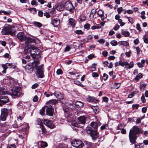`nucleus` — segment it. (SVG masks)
Returning a JSON list of instances; mask_svg holds the SVG:
<instances>
[{
	"mask_svg": "<svg viewBox=\"0 0 148 148\" xmlns=\"http://www.w3.org/2000/svg\"><path fill=\"white\" fill-rule=\"evenodd\" d=\"M98 126V122H92L86 128V133L89 134L93 140H95L99 136L97 131Z\"/></svg>",
	"mask_w": 148,
	"mask_h": 148,
	"instance_id": "nucleus-1",
	"label": "nucleus"
},
{
	"mask_svg": "<svg viewBox=\"0 0 148 148\" xmlns=\"http://www.w3.org/2000/svg\"><path fill=\"white\" fill-rule=\"evenodd\" d=\"M143 132L142 129L139 128L137 126H133L130 130L129 135L130 143L132 144L136 143L138 138L137 135L139 134H142Z\"/></svg>",
	"mask_w": 148,
	"mask_h": 148,
	"instance_id": "nucleus-2",
	"label": "nucleus"
},
{
	"mask_svg": "<svg viewBox=\"0 0 148 148\" xmlns=\"http://www.w3.org/2000/svg\"><path fill=\"white\" fill-rule=\"evenodd\" d=\"M39 64L40 62L38 60H34V62L27 64L25 66H23L25 68V71L28 73H31L32 72L33 69L36 68V65H38Z\"/></svg>",
	"mask_w": 148,
	"mask_h": 148,
	"instance_id": "nucleus-3",
	"label": "nucleus"
},
{
	"mask_svg": "<svg viewBox=\"0 0 148 148\" xmlns=\"http://www.w3.org/2000/svg\"><path fill=\"white\" fill-rule=\"evenodd\" d=\"M43 66V64H41L39 66H38V65H37L35 69H36L35 73L38 78H42L45 76L44 74V70Z\"/></svg>",
	"mask_w": 148,
	"mask_h": 148,
	"instance_id": "nucleus-4",
	"label": "nucleus"
},
{
	"mask_svg": "<svg viewBox=\"0 0 148 148\" xmlns=\"http://www.w3.org/2000/svg\"><path fill=\"white\" fill-rule=\"evenodd\" d=\"M28 50L30 51L31 56L34 59V60H38L39 62V60L38 59L41 57L40 54L41 51L37 48L32 49L31 50L28 49Z\"/></svg>",
	"mask_w": 148,
	"mask_h": 148,
	"instance_id": "nucleus-5",
	"label": "nucleus"
},
{
	"mask_svg": "<svg viewBox=\"0 0 148 148\" xmlns=\"http://www.w3.org/2000/svg\"><path fill=\"white\" fill-rule=\"evenodd\" d=\"M72 145L76 148H81L84 146L82 141L79 139H75L71 142Z\"/></svg>",
	"mask_w": 148,
	"mask_h": 148,
	"instance_id": "nucleus-6",
	"label": "nucleus"
},
{
	"mask_svg": "<svg viewBox=\"0 0 148 148\" xmlns=\"http://www.w3.org/2000/svg\"><path fill=\"white\" fill-rule=\"evenodd\" d=\"M12 95L13 96L19 97L22 95V90L20 87L15 86L12 89Z\"/></svg>",
	"mask_w": 148,
	"mask_h": 148,
	"instance_id": "nucleus-7",
	"label": "nucleus"
},
{
	"mask_svg": "<svg viewBox=\"0 0 148 148\" xmlns=\"http://www.w3.org/2000/svg\"><path fill=\"white\" fill-rule=\"evenodd\" d=\"M64 8L66 10L69 11L71 13L74 12V8L72 3L69 1H67L64 3Z\"/></svg>",
	"mask_w": 148,
	"mask_h": 148,
	"instance_id": "nucleus-8",
	"label": "nucleus"
},
{
	"mask_svg": "<svg viewBox=\"0 0 148 148\" xmlns=\"http://www.w3.org/2000/svg\"><path fill=\"white\" fill-rule=\"evenodd\" d=\"M2 33L4 35L10 34L12 36L15 35L14 32L10 27H5L2 30Z\"/></svg>",
	"mask_w": 148,
	"mask_h": 148,
	"instance_id": "nucleus-9",
	"label": "nucleus"
},
{
	"mask_svg": "<svg viewBox=\"0 0 148 148\" xmlns=\"http://www.w3.org/2000/svg\"><path fill=\"white\" fill-rule=\"evenodd\" d=\"M8 110L7 109L3 108L2 109L0 116V119L2 121H5L8 116Z\"/></svg>",
	"mask_w": 148,
	"mask_h": 148,
	"instance_id": "nucleus-10",
	"label": "nucleus"
},
{
	"mask_svg": "<svg viewBox=\"0 0 148 148\" xmlns=\"http://www.w3.org/2000/svg\"><path fill=\"white\" fill-rule=\"evenodd\" d=\"M9 102V98L7 96L3 95L0 96V106H2Z\"/></svg>",
	"mask_w": 148,
	"mask_h": 148,
	"instance_id": "nucleus-11",
	"label": "nucleus"
},
{
	"mask_svg": "<svg viewBox=\"0 0 148 148\" xmlns=\"http://www.w3.org/2000/svg\"><path fill=\"white\" fill-rule=\"evenodd\" d=\"M45 108H47L46 109V114L50 116H53V113L54 112V109L51 105L46 106Z\"/></svg>",
	"mask_w": 148,
	"mask_h": 148,
	"instance_id": "nucleus-12",
	"label": "nucleus"
},
{
	"mask_svg": "<svg viewBox=\"0 0 148 148\" xmlns=\"http://www.w3.org/2000/svg\"><path fill=\"white\" fill-rule=\"evenodd\" d=\"M29 128V126L28 123H22L21 125L20 129L25 132V134H26L28 132Z\"/></svg>",
	"mask_w": 148,
	"mask_h": 148,
	"instance_id": "nucleus-13",
	"label": "nucleus"
},
{
	"mask_svg": "<svg viewBox=\"0 0 148 148\" xmlns=\"http://www.w3.org/2000/svg\"><path fill=\"white\" fill-rule=\"evenodd\" d=\"M17 36L19 40L21 41H24L26 38V36L25 35L24 33L22 32H20L18 33Z\"/></svg>",
	"mask_w": 148,
	"mask_h": 148,
	"instance_id": "nucleus-14",
	"label": "nucleus"
},
{
	"mask_svg": "<svg viewBox=\"0 0 148 148\" xmlns=\"http://www.w3.org/2000/svg\"><path fill=\"white\" fill-rule=\"evenodd\" d=\"M45 124L49 128L52 129L55 128V126L52 121L47 120L44 121Z\"/></svg>",
	"mask_w": 148,
	"mask_h": 148,
	"instance_id": "nucleus-15",
	"label": "nucleus"
},
{
	"mask_svg": "<svg viewBox=\"0 0 148 148\" xmlns=\"http://www.w3.org/2000/svg\"><path fill=\"white\" fill-rule=\"evenodd\" d=\"M21 122V121H20L18 119H17L16 121H15L14 123L12 124V126L13 128H20L22 123Z\"/></svg>",
	"mask_w": 148,
	"mask_h": 148,
	"instance_id": "nucleus-16",
	"label": "nucleus"
},
{
	"mask_svg": "<svg viewBox=\"0 0 148 148\" xmlns=\"http://www.w3.org/2000/svg\"><path fill=\"white\" fill-rule=\"evenodd\" d=\"M51 23L54 27H57L60 24V20L57 18L52 19Z\"/></svg>",
	"mask_w": 148,
	"mask_h": 148,
	"instance_id": "nucleus-17",
	"label": "nucleus"
},
{
	"mask_svg": "<svg viewBox=\"0 0 148 148\" xmlns=\"http://www.w3.org/2000/svg\"><path fill=\"white\" fill-rule=\"evenodd\" d=\"M25 44H28L30 43H35V40L34 39L31 38L26 36V38L25 39Z\"/></svg>",
	"mask_w": 148,
	"mask_h": 148,
	"instance_id": "nucleus-18",
	"label": "nucleus"
},
{
	"mask_svg": "<svg viewBox=\"0 0 148 148\" xmlns=\"http://www.w3.org/2000/svg\"><path fill=\"white\" fill-rule=\"evenodd\" d=\"M86 117L84 116H80L78 118V123L84 124L86 122Z\"/></svg>",
	"mask_w": 148,
	"mask_h": 148,
	"instance_id": "nucleus-19",
	"label": "nucleus"
},
{
	"mask_svg": "<svg viewBox=\"0 0 148 148\" xmlns=\"http://www.w3.org/2000/svg\"><path fill=\"white\" fill-rule=\"evenodd\" d=\"M64 5L62 3H60L56 7V8L57 10L59 11L63 10H64Z\"/></svg>",
	"mask_w": 148,
	"mask_h": 148,
	"instance_id": "nucleus-20",
	"label": "nucleus"
},
{
	"mask_svg": "<svg viewBox=\"0 0 148 148\" xmlns=\"http://www.w3.org/2000/svg\"><path fill=\"white\" fill-rule=\"evenodd\" d=\"M86 100L89 102H95L97 101L95 98L93 97H91L88 96V97L86 98Z\"/></svg>",
	"mask_w": 148,
	"mask_h": 148,
	"instance_id": "nucleus-21",
	"label": "nucleus"
},
{
	"mask_svg": "<svg viewBox=\"0 0 148 148\" xmlns=\"http://www.w3.org/2000/svg\"><path fill=\"white\" fill-rule=\"evenodd\" d=\"M143 76V75L141 73H140L134 78L133 79L137 82L139 81V79L142 78Z\"/></svg>",
	"mask_w": 148,
	"mask_h": 148,
	"instance_id": "nucleus-22",
	"label": "nucleus"
},
{
	"mask_svg": "<svg viewBox=\"0 0 148 148\" xmlns=\"http://www.w3.org/2000/svg\"><path fill=\"white\" fill-rule=\"evenodd\" d=\"M75 106L78 108H81L83 107L84 103L80 101H77L75 103Z\"/></svg>",
	"mask_w": 148,
	"mask_h": 148,
	"instance_id": "nucleus-23",
	"label": "nucleus"
},
{
	"mask_svg": "<svg viewBox=\"0 0 148 148\" xmlns=\"http://www.w3.org/2000/svg\"><path fill=\"white\" fill-rule=\"evenodd\" d=\"M7 94L6 89L3 87H0V95H5Z\"/></svg>",
	"mask_w": 148,
	"mask_h": 148,
	"instance_id": "nucleus-24",
	"label": "nucleus"
},
{
	"mask_svg": "<svg viewBox=\"0 0 148 148\" xmlns=\"http://www.w3.org/2000/svg\"><path fill=\"white\" fill-rule=\"evenodd\" d=\"M54 95L58 99H60L63 98L62 94L59 92L55 91L54 93Z\"/></svg>",
	"mask_w": 148,
	"mask_h": 148,
	"instance_id": "nucleus-25",
	"label": "nucleus"
},
{
	"mask_svg": "<svg viewBox=\"0 0 148 148\" xmlns=\"http://www.w3.org/2000/svg\"><path fill=\"white\" fill-rule=\"evenodd\" d=\"M120 45H123L126 47L128 46L129 43L127 41H121L118 42Z\"/></svg>",
	"mask_w": 148,
	"mask_h": 148,
	"instance_id": "nucleus-26",
	"label": "nucleus"
},
{
	"mask_svg": "<svg viewBox=\"0 0 148 148\" xmlns=\"http://www.w3.org/2000/svg\"><path fill=\"white\" fill-rule=\"evenodd\" d=\"M69 23L73 27H74L75 25V21L73 18H70L69 19Z\"/></svg>",
	"mask_w": 148,
	"mask_h": 148,
	"instance_id": "nucleus-27",
	"label": "nucleus"
},
{
	"mask_svg": "<svg viewBox=\"0 0 148 148\" xmlns=\"http://www.w3.org/2000/svg\"><path fill=\"white\" fill-rule=\"evenodd\" d=\"M121 34L125 37H128L130 35V33L128 31H125L123 29L121 30Z\"/></svg>",
	"mask_w": 148,
	"mask_h": 148,
	"instance_id": "nucleus-28",
	"label": "nucleus"
},
{
	"mask_svg": "<svg viewBox=\"0 0 148 148\" xmlns=\"http://www.w3.org/2000/svg\"><path fill=\"white\" fill-rule=\"evenodd\" d=\"M58 101L56 99H53L49 100L47 102V104H54L55 105L58 103Z\"/></svg>",
	"mask_w": 148,
	"mask_h": 148,
	"instance_id": "nucleus-29",
	"label": "nucleus"
},
{
	"mask_svg": "<svg viewBox=\"0 0 148 148\" xmlns=\"http://www.w3.org/2000/svg\"><path fill=\"white\" fill-rule=\"evenodd\" d=\"M47 143L45 142L41 141L40 146L41 148H44L47 146Z\"/></svg>",
	"mask_w": 148,
	"mask_h": 148,
	"instance_id": "nucleus-30",
	"label": "nucleus"
},
{
	"mask_svg": "<svg viewBox=\"0 0 148 148\" xmlns=\"http://www.w3.org/2000/svg\"><path fill=\"white\" fill-rule=\"evenodd\" d=\"M109 129L108 125L107 124L103 125L100 127V129L101 130H107Z\"/></svg>",
	"mask_w": 148,
	"mask_h": 148,
	"instance_id": "nucleus-31",
	"label": "nucleus"
},
{
	"mask_svg": "<svg viewBox=\"0 0 148 148\" xmlns=\"http://www.w3.org/2000/svg\"><path fill=\"white\" fill-rule=\"evenodd\" d=\"M33 24L35 26L37 27H40L42 26V24L41 23L37 21L34 22Z\"/></svg>",
	"mask_w": 148,
	"mask_h": 148,
	"instance_id": "nucleus-32",
	"label": "nucleus"
},
{
	"mask_svg": "<svg viewBox=\"0 0 148 148\" xmlns=\"http://www.w3.org/2000/svg\"><path fill=\"white\" fill-rule=\"evenodd\" d=\"M2 66L3 69V70L2 72V73H6V69L8 68V66L6 64H2Z\"/></svg>",
	"mask_w": 148,
	"mask_h": 148,
	"instance_id": "nucleus-33",
	"label": "nucleus"
},
{
	"mask_svg": "<svg viewBox=\"0 0 148 148\" xmlns=\"http://www.w3.org/2000/svg\"><path fill=\"white\" fill-rule=\"evenodd\" d=\"M92 109L93 110L95 113H97L99 112L98 108L97 106H92Z\"/></svg>",
	"mask_w": 148,
	"mask_h": 148,
	"instance_id": "nucleus-34",
	"label": "nucleus"
},
{
	"mask_svg": "<svg viewBox=\"0 0 148 148\" xmlns=\"http://www.w3.org/2000/svg\"><path fill=\"white\" fill-rule=\"evenodd\" d=\"M74 32L77 35H83L84 34V32L81 30H76Z\"/></svg>",
	"mask_w": 148,
	"mask_h": 148,
	"instance_id": "nucleus-35",
	"label": "nucleus"
},
{
	"mask_svg": "<svg viewBox=\"0 0 148 148\" xmlns=\"http://www.w3.org/2000/svg\"><path fill=\"white\" fill-rule=\"evenodd\" d=\"M74 83L76 85H78V86H81L82 87H83L84 86L82 84L81 82L77 80H75L74 81Z\"/></svg>",
	"mask_w": 148,
	"mask_h": 148,
	"instance_id": "nucleus-36",
	"label": "nucleus"
},
{
	"mask_svg": "<svg viewBox=\"0 0 148 148\" xmlns=\"http://www.w3.org/2000/svg\"><path fill=\"white\" fill-rule=\"evenodd\" d=\"M41 129L42 130V134H46L47 132L46 129L45 128L44 125L42 126L41 127Z\"/></svg>",
	"mask_w": 148,
	"mask_h": 148,
	"instance_id": "nucleus-37",
	"label": "nucleus"
},
{
	"mask_svg": "<svg viewBox=\"0 0 148 148\" xmlns=\"http://www.w3.org/2000/svg\"><path fill=\"white\" fill-rule=\"evenodd\" d=\"M97 14L99 17H101L102 16H104L103 11L101 10H99L97 13Z\"/></svg>",
	"mask_w": 148,
	"mask_h": 148,
	"instance_id": "nucleus-38",
	"label": "nucleus"
},
{
	"mask_svg": "<svg viewBox=\"0 0 148 148\" xmlns=\"http://www.w3.org/2000/svg\"><path fill=\"white\" fill-rule=\"evenodd\" d=\"M143 146V143H139L137 144H135L134 148H140Z\"/></svg>",
	"mask_w": 148,
	"mask_h": 148,
	"instance_id": "nucleus-39",
	"label": "nucleus"
},
{
	"mask_svg": "<svg viewBox=\"0 0 148 148\" xmlns=\"http://www.w3.org/2000/svg\"><path fill=\"white\" fill-rule=\"evenodd\" d=\"M111 45L113 46H116L117 45V42L116 40H113L111 41L110 42Z\"/></svg>",
	"mask_w": 148,
	"mask_h": 148,
	"instance_id": "nucleus-40",
	"label": "nucleus"
},
{
	"mask_svg": "<svg viewBox=\"0 0 148 148\" xmlns=\"http://www.w3.org/2000/svg\"><path fill=\"white\" fill-rule=\"evenodd\" d=\"M139 107V105L138 104H133L132 105L133 109H137Z\"/></svg>",
	"mask_w": 148,
	"mask_h": 148,
	"instance_id": "nucleus-41",
	"label": "nucleus"
},
{
	"mask_svg": "<svg viewBox=\"0 0 148 148\" xmlns=\"http://www.w3.org/2000/svg\"><path fill=\"white\" fill-rule=\"evenodd\" d=\"M45 109L44 107L42 108L40 110V114L42 115H44Z\"/></svg>",
	"mask_w": 148,
	"mask_h": 148,
	"instance_id": "nucleus-42",
	"label": "nucleus"
},
{
	"mask_svg": "<svg viewBox=\"0 0 148 148\" xmlns=\"http://www.w3.org/2000/svg\"><path fill=\"white\" fill-rule=\"evenodd\" d=\"M136 28L138 32H141V29L140 26V25L139 23L137 24L136 25Z\"/></svg>",
	"mask_w": 148,
	"mask_h": 148,
	"instance_id": "nucleus-43",
	"label": "nucleus"
},
{
	"mask_svg": "<svg viewBox=\"0 0 148 148\" xmlns=\"http://www.w3.org/2000/svg\"><path fill=\"white\" fill-rule=\"evenodd\" d=\"M140 14H141V18L142 19H145L146 18V17L145 16V11H142L141 12Z\"/></svg>",
	"mask_w": 148,
	"mask_h": 148,
	"instance_id": "nucleus-44",
	"label": "nucleus"
},
{
	"mask_svg": "<svg viewBox=\"0 0 148 148\" xmlns=\"http://www.w3.org/2000/svg\"><path fill=\"white\" fill-rule=\"evenodd\" d=\"M134 63L133 61L131 62L130 64H129V65H128V66L127 67V68L129 69H130L132 68L134 66Z\"/></svg>",
	"mask_w": 148,
	"mask_h": 148,
	"instance_id": "nucleus-45",
	"label": "nucleus"
},
{
	"mask_svg": "<svg viewBox=\"0 0 148 148\" xmlns=\"http://www.w3.org/2000/svg\"><path fill=\"white\" fill-rule=\"evenodd\" d=\"M37 123L38 125H39L41 127L43 125L42 124V123L41 120L39 119L37 120Z\"/></svg>",
	"mask_w": 148,
	"mask_h": 148,
	"instance_id": "nucleus-46",
	"label": "nucleus"
},
{
	"mask_svg": "<svg viewBox=\"0 0 148 148\" xmlns=\"http://www.w3.org/2000/svg\"><path fill=\"white\" fill-rule=\"evenodd\" d=\"M97 65V64H93L92 65H91V66H90V68L91 69H94L93 70H91L90 71H95V70H96V67H95V66H96Z\"/></svg>",
	"mask_w": 148,
	"mask_h": 148,
	"instance_id": "nucleus-47",
	"label": "nucleus"
},
{
	"mask_svg": "<svg viewBox=\"0 0 148 148\" xmlns=\"http://www.w3.org/2000/svg\"><path fill=\"white\" fill-rule=\"evenodd\" d=\"M63 110L64 112H66L67 114H69V111L70 110L69 108H63Z\"/></svg>",
	"mask_w": 148,
	"mask_h": 148,
	"instance_id": "nucleus-48",
	"label": "nucleus"
},
{
	"mask_svg": "<svg viewBox=\"0 0 148 148\" xmlns=\"http://www.w3.org/2000/svg\"><path fill=\"white\" fill-rule=\"evenodd\" d=\"M63 73V72L61 69H58L56 71V73L58 75L62 74Z\"/></svg>",
	"mask_w": 148,
	"mask_h": 148,
	"instance_id": "nucleus-49",
	"label": "nucleus"
},
{
	"mask_svg": "<svg viewBox=\"0 0 148 148\" xmlns=\"http://www.w3.org/2000/svg\"><path fill=\"white\" fill-rule=\"evenodd\" d=\"M97 12V11L96 10L93 9H92L91 12L90 13V15H92L93 17H94V16L95 14Z\"/></svg>",
	"mask_w": 148,
	"mask_h": 148,
	"instance_id": "nucleus-50",
	"label": "nucleus"
},
{
	"mask_svg": "<svg viewBox=\"0 0 148 148\" xmlns=\"http://www.w3.org/2000/svg\"><path fill=\"white\" fill-rule=\"evenodd\" d=\"M118 22L120 24L121 26H123L125 24V23L122 22V20L121 19L118 20Z\"/></svg>",
	"mask_w": 148,
	"mask_h": 148,
	"instance_id": "nucleus-51",
	"label": "nucleus"
},
{
	"mask_svg": "<svg viewBox=\"0 0 148 148\" xmlns=\"http://www.w3.org/2000/svg\"><path fill=\"white\" fill-rule=\"evenodd\" d=\"M92 76L94 77H97L99 76V74L96 72H92Z\"/></svg>",
	"mask_w": 148,
	"mask_h": 148,
	"instance_id": "nucleus-52",
	"label": "nucleus"
},
{
	"mask_svg": "<svg viewBox=\"0 0 148 148\" xmlns=\"http://www.w3.org/2000/svg\"><path fill=\"white\" fill-rule=\"evenodd\" d=\"M136 49L137 52V53L138 55L140 54V52L141 51L139 47H135Z\"/></svg>",
	"mask_w": 148,
	"mask_h": 148,
	"instance_id": "nucleus-53",
	"label": "nucleus"
},
{
	"mask_svg": "<svg viewBox=\"0 0 148 148\" xmlns=\"http://www.w3.org/2000/svg\"><path fill=\"white\" fill-rule=\"evenodd\" d=\"M127 18H128L129 22L131 24H133L134 23V21L132 18L129 17H127Z\"/></svg>",
	"mask_w": 148,
	"mask_h": 148,
	"instance_id": "nucleus-54",
	"label": "nucleus"
},
{
	"mask_svg": "<svg viewBox=\"0 0 148 148\" xmlns=\"http://www.w3.org/2000/svg\"><path fill=\"white\" fill-rule=\"evenodd\" d=\"M90 25L88 23H86L84 26V28L87 30H88L90 29Z\"/></svg>",
	"mask_w": 148,
	"mask_h": 148,
	"instance_id": "nucleus-55",
	"label": "nucleus"
},
{
	"mask_svg": "<svg viewBox=\"0 0 148 148\" xmlns=\"http://www.w3.org/2000/svg\"><path fill=\"white\" fill-rule=\"evenodd\" d=\"M38 84L37 83H35L32 86V88L33 89H35L38 86Z\"/></svg>",
	"mask_w": 148,
	"mask_h": 148,
	"instance_id": "nucleus-56",
	"label": "nucleus"
},
{
	"mask_svg": "<svg viewBox=\"0 0 148 148\" xmlns=\"http://www.w3.org/2000/svg\"><path fill=\"white\" fill-rule=\"evenodd\" d=\"M97 41L102 45L105 42V40L103 39H100L98 40Z\"/></svg>",
	"mask_w": 148,
	"mask_h": 148,
	"instance_id": "nucleus-57",
	"label": "nucleus"
},
{
	"mask_svg": "<svg viewBox=\"0 0 148 148\" xmlns=\"http://www.w3.org/2000/svg\"><path fill=\"white\" fill-rule=\"evenodd\" d=\"M141 101L143 103H145L146 102V100L145 97V96L143 94L142 95L141 97Z\"/></svg>",
	"mask_w": 148,
	"mask_h": 148,
	"instance_id": "nucleus-58",
	"label": "nucleus"
},
{
	"mask_svg": "<svg viewBox=\"0 0 148 148\" xmlns=\"http://www.w3.org/2000/svg\"><path fill=\"white\" fill-rule=\"evenodd\" d=\"M103 79L105 81L108 79V75L107 74H106V73H104L103 75Z\"/></svg>",
	"mask_w": 148,
	"mask_h": 148,
	"instance_id": "nucleus-59",
	"label": "nucleus"
},
{
	"mask_svg": "<svg viewBox=\"0 0 148 148\" xmlns=\"http://www.w3.org/2000/svg\"><path fill=\"white\" fill-rule=\"evenodd\" d=\"M143 39L144 42L146 44H148V38H145V35Z\"/></svg>",
	"mask_w": 148,
	"mask_h": 148,
	"instance_id": "nucleus-60",
	"label": "nucleus"
},
{
	"mask_svg": "<svg viewBox=\"0 0 148 148\" xmlns=\"http://www.w3.org/2000/svg\"><path fill=\"white\" fill-rule=\"evenodd\" d=\"M120 27L119 25L118 24H116L114 27V29L115 31L117 30Z\"/></svg>",
	"mask_w": 148,
	"mask_h": 148,
	"instance_id": "nucleus-61",
	"label": "nucleus"
},
{
	"mask_svg": "<svg viewBox=\"0 0 148 148\" xmlns=\"http://www.w3.org/2000/svg\"><path fill=\"white\" fill-rule=\"evenodd\" d=\"M108 52L106 51V50L103 51L102 52V54L104 57L107 56H108Z\"/></svg>",
	"mask_w": 148,
	"mask_h": 148,
	"instance_id": "nucleus-62",
	"label": "nucleus"
},
{
	"mask_svg": "<svg viewBox=\"0 0 148 148\" xmlns=\"http://www.w3.org/2000/svg\"><path fill=\"white\" fill-rule=\"evenodd\" d=\"M16 145H15L8 144L7 148H15Z\"/></svg>",
	"mask_w": 148,
	"mask_h": 148,
	"instance_id": "nucleus-63",
	"label": "nucleus"
},
{
	"mask_svg": "<svg viewBox=\"0 0 148 148\" xmlns=\"http://www.w3.org/2000/svg\"><path fill=\"white\" fill-rule=\"evenodd\" d=\"M123 11V8L122 7H121L118 8L117 9V12L119 14H120Z\"/></svg>",
	"mask_w": 148,
	"mask_h": 148,
	"instance_id": "nucleus-64",
	"label": "nucleus"
}]
</instances>
